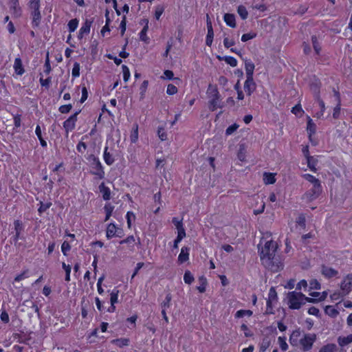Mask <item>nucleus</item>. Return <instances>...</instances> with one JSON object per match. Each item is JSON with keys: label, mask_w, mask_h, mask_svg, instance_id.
I'll return each mask as SVG.
<instances>
[{"label": "nucleus", "mask_w": 352, "mask_h": 352, "mask_svg": "<svg viewBox=\"0 0 352 352\" xmlns=\"http://www.w3.org/2000/svg\"><path fill=\"white\" fill-rule=\"evenodd\" d=\"M287 305L289 309H299L306 302H315L316 299L306 297L301 292H290L287 296Z\"/></svg>", "instance_id": "obj_1"}, {"label": "nucleus", "mask_w": 352, "mask_h": 352, "mask_svg": "<svg viewBox=\"0 0 352 352\" xmlns=\"http://www.w3.org/2000/svg\"><path fill=\"white\" fill-rule=\"evenodd\" d=\"M87 160L90 167V174L94 176L96 179H102L105 177V172L100 159L94 154H90Z\"/></svg>", "instance_id": "obj_2"}, {"label": "nucleus", "mask_w": 352, "mask_h": 352, "mask_svg": "<svg viewBox=\"0 0 352 352\" xmlns=\"http://www.w3.org/2000/svg\"><path fill=\"white\" fill-rule=\"evenodd\" d=\"M28 7L30 10V15L32 18V26L33 28H37L41 21L42 16L40 10V0H30Z\"/></svg>", "instance_id": "obj_3"}, {"label": "nucleus", "mask_w": 352, "mask_h": 352, "mask_svg": "<svg viewBox=\"0 0 352 352\" xmlns=\"http://www.w3.org/2000/svg\"><path fill=\"white\" fill-rule=\"evenodd\" d=\"M277 249V243L272 240L268 241L262 248L260 253L261 262L265 261V258H274Z\"/></svg>", "instance_id": "obj_4"}, {"label": "nucleus", "mask_w": 352, "mask_h": 352, "mask_svg": "<svg viewBox=\"0 0 352 352\" xmlns=\"http://www.w3.org/2000/svg\"><path fill=\"white\" fill-rule=\"evenodd\" d=\"M208 94L210 98V109L211 111L216 110L219 107V93L215 87L209 85L208 89Z\"/></svg>", "instance_id": "obj_5"}, {"label": "nucleus", "mask_w": 352, "mask_h": 352, "mask_svg": "<svg viewBox=\"0 0 352 352\" xmlns=\"http://www.w3.org/2000/svg\"><path fill=\"white\" fill-rule=\"evenodd\" d=\"M316 340V335L315 333H305L300 338L299 344L303 351H309L312 349L314 343Z\"/></svg>", "instance_id": "obj_6"}, {"label": "nucleus", "mask_w": 352, "mask_h": 352, "mask_svg": "<svg viewBox=\"0 0 352 352\" xmlns=\"http://www.w3.org/2000/svg\"><path fill=\"white\" fill-rule=\"evenodd\" d=\"M124 236V230L121 227H119L114 222L110 223L107 225L106 228V237L107 239H111L113 237L122 238Z\"/></svg>", "instance_id": "obj_7"}, {"label": "nucleus", "mask_w": 352, "mask_h": 352, "mask_svg": "<svg viewBox=\"0 0 352 352\" xmlns=\"http://www.w3.org/2000/svg\"><path fill=\"white\" fill-rule=\"evenodd\" d=\"M80 113V110L76 111L63 122V126L67 134L72 131L76 128L78 116Z\"/></svg>", "instance_id": "obj_8"}, {"label": "nucleus", "mask_w": 352, "mask_h": 352, "mask_svg": "<svg viewBox=\"0 0 352 352\" xmlns=\"http://www.w3.org/2000/svg\"><path fill=\"white\" fill-rule=\"evenodd\" d=\"M262 264L273 272H277L283 268L282 263L275 256L274 258H265Z\"/></svg>", "instance_id": "obj_9"}, {"label": "nucleus", "mask_w": 352, "mask_h": 352, "mask_svg": "<svg viewBox=\"0 0 352 352\" xmlns=\"http://www.w3.org/2000/svg\"><path fill=\"white\" fill-rule=\"evenodd\" d=\"M322 190V187L321 184L313 185V187L305 192L304 195V197L308 201H312L317 199L320 195L321 194Z\"/></svg>", "instance_id": "obj_10"}, {"label": "nucleus", "mask_w": 352, "mask_h": 352, "mask_svg": "<svg viewBox=\"0 0 352 352\" xmlns=\"http://www.w3.org/2000/svg\"><path fill=\"white\" fill-rule=\"evenodd\" d=\"M140 25H143V28L139 33V38L141 41L144 42L145 44H148L150 43V38L147 35L148 30V19H142L140 22Z\"/></svg>", "instance_id": "obj_11"}, {"label": "nucleus", "mask_w": 352, "mask_h": 352, "mask_svg": "<svg viewBox=\"0 0 352 352\" xmlns=\"http://www.w3.org/2000/svg\"><path fill=\"white\" fill-rule=\"evenodd\" d=\"M340 289L342 290V296H346L352 289V274H348L344 277L341 283Z\"/></svg>", "instance_id": "obj_12"}, {"label": "nucleus", "mask_w": 352, "mask_h": 352, "mask_svg": "<svg viewBox=\"0 0 352 352\" xmlns=\"http://www.w3.org/2000/svg\"><path fill=\"white\" fill-rule=\"evenodd\" d=\"M172 222L177 230V236H179V239L185 238L186 237V231L184 228L182 219H179L177 217H173L172 219Z\"/></svg>", "instance_id": "obj_13"}, {"label": "nucleus", "mask_w": 352, "mask_h": 352, "mask_svg": "<svg viewBox=\"0 0 352 352\" xmlns=\"http://www.w3.org/2000/svg\"><path fill=\"white\" fill-rule=\"evenodd\" d=\"M93 21L91 20H85L80 28L78 34V39H82L85 35L88 34L90 32L91 26Z\"/></svg>", "instance_id": "obj_14"}, {"label": "nucleus", "mask_w": 352, "mask_h": 352, "mask_svg": "<svg viewBox=\"0 0 352 352\" xmlns=\"http://www.w3.org/2000/svg\"><path fill=\"white\" fill-rule=\"evenodd\" d=\"M256 88V83L253 78L246 77L244 82V90L248 96H251Z\"/></svg>", "instance_id": "obj_15"}, {"label": "nucleus", "mask_w": 352, "mask_h": 352, "mask_svg": "<svg viewBox=\"0 0 352 352\" xmlns=\"http://www.w3.org/2000/svg\"><path fill=\"white\" fill-rule=\"evenodd\" d=\"M10 11L14 18H19L21 15V8L19 6V0H11Z\"/></svg>", "instance_id": "obj_16"}, {"label": "nucleus", "mask_w": 352, "mask_h": 352, "mask_svg": "<svg viewBox=\"0 0 352 352\" xmlns=\"http://www.w3.org/2000/svg\"><path fill=\"white\" fill-rule=\"evenodd\" d=\"M13 67L14 72L19 76H21L25 73V69L23 67L22 60L19 57L14 59Z\"/></svg>", "instance_id": "obj_17"}, {"label": "nucleus", "mask_w": 352, "mask_h": 352, "mask_svg": "<svg viewBox=\"0 0 352 352\" xmlns=\"http://www.w3.org/2000/svg\"><path fill=\"white\" fill-rule=\"evenodd\" d=\"M98 189L104 200L109 201L111 199V190L108 186H105L104 182L99 185Z\"/></svg>", "instance_id": "obj_18"}, {"label": "nucleus", "mask_w": 352, "mask_h": 352, "mask_svg": "<svg viewBox=\"0 0 352 352\" xmlns=\"http://www.w3.org/2000/svg\"><path fill=\"white\" fill-rule=\"evenodd\" d=\"M321 272L322 274L327 278L335 277L338 274L337 270L327 266H322Z\"/></svg>", "instance_id": "obj_19"}, {"label": "nucleus", "mask_w": 352, "mask_h": 352, "mask_svg": "<svg viewBox=\"0 0 352 352\" xmlns=\"http://www.w3.org/2000/svg\"><path fill=\"white\" fill-rule=\"evenodd\" d=\"M138 124L134 123L132 126V129L130 133L129 139L131 144H135L138 140Z\"/></svg>", "instance_id": "obj_20"}, {"label": "nucleus", "mask_w": 352, "mask_h": 352, "mask_svg": "<svg viewBox=\"0 0 352 352\" xmlns=\"http://www.w3.org/2000/svg\"><path fill=\"white\" fill-rule=\"evenodd\" d=\"M300 334L301 332L300 329H296L292 331L289 339V343L292 346H296L298 345V344L299 343V338L300 337Z\"/></svg>", "instance_id": "obj_21"}, {"label": "nucleus", "mask_w": 352, "mask_h": 352, "mask_svg": "<svg viewBox=\"0 0 352 352\" xmlns=\"http://www.w3.org/2000/svg\"><path fill=\"white\" fill-rule=\"evenodd\" d=\"M120 244H126L131 251L134 250L136 245L135 237L133 235L128 236L126 239L120 241Z\"/></svg>", "instance_id": "obj_22"}, {"label": "nucleus", "mask_w": 352, "mask_h": 352, "mask_svg": "<svg viewBox=\"0 0 352 352\" xmlns=\"http://www.w3.org/2000/svg\"><path fill=\"white\" fill-rule=\"evenodd\" d=\"M189 258V248L187 247H183L181 249L180 254L178 256V261L180 263H183L187 261Z\"/></svg>", "instance_id": "obj_23"}, {"label": "nucleus", "mask_w": 352, "mask_h": 352, "mask_svg": "<svg viewBox=\"0 0 352 352\" xmlns=\"http://www.w3.org/2000/svg\"><path fill=\"white\" fill-rule=\"evenodd\" d=\"M254 67V64L250 60H245L246 77L253 78Z\"/></svg>", "instance_id": "obj_24"}, {"label": "nucleus", "mask_w": 352, "mask_h": 352, "mask_svg": "<svg viewBox=\"0 0 352 352\" xmlns=\"http://www.w3.org/2000/svg\"><path fill=\"white\" fill-rule=\"evenodd\" d=\"M103 159H104V161L106 163V164H107L108 166L112 165L115 162V159L113 157L112 154H111L108 151L107 146L104 147V152H103Z\"/></svg>", "instance_id": "obj_25"}, {"label": "nucleus", "mask_w": 352, "mask_h": 352, "mask_svg": "<svg viewBox=\"0 0 352 352\" xmlns=\"http://www.w3.org/2000/svg\"><path fill=\"white\" fill-rule=\"evenodd\" d=\"M275 175L274 173L265 172L263 177L264 184L266 185L274 184L276 182Z\"/></svg>", "instance_id": "obj_26"}, {"label": "nucleus", "mask_w": 352, "mask_h": 352, "mask_svg": "<svg viewBox=\"0 0 352 352\" xmlns=\"http://www.w3.org/2000/svg\"><path fill=\"white\" fill-rule=\"evenodd\" d=\"M129 342V339L126 338H120L112 340V343L120 348L128 346Z\"/></svg>", "instance_id": "obj_27"}, {"label": "nucleus", "mask_w": 352, "mask_h": 352, "mask_svg": "<svg viewBox=\"0 0 352 352\" xmlns=\"http://www.w3.org/2000/svg\"><path fill=\"white\" fill-rule=\"evenodd\" d=\"M113 210H114V206L111 204L107 203L104 205V210L105 212V217L104 219V221H107L110 219V217H111V215L113 214Z\"/></svg>", "instance_id": "obj_28"}, {"label": "nucleus", "mask_w": 352, "mask_h": 352, "mask_svg": "<svg viewBox=\"0 0 352 352\" xmlns=\"http://www.w3.org/2000/svg\"><path fill=\"white\" fill-rule=\"evenodd\" d=\"M307 131L310 138L316 131V126L309 116L307 117Z\"/></svg>", "instance_id": "obj_29"}, {"label": "nucleus", "mask_w": 352, "mask_h": 352, "mask_svg": "<svg viewBox=\"0 0 352 352\" xmlns=\"http://www.w3.org/2000/svg\"><path fill=\"white\" fill-rule=\"evenodd\" d=\"M338 344L340 346H344L352 342V334L348 335L346 337L340 336L338 338Z\"/></svg>", "instance_id": "obj_30"}, {"label": "nucleus", "mask_w": 352, "mask_h": 352, "mask_svg": "<svg viewBox=\"0 0 352 352\" xmlns=\"http://www.w3.org/2000/svg\"><path fill=\"white\" fill-rule=\"evenodd\" d=\"M223 18L226 23L228 26L231 28H234L236 26L235 16L234 14L228 13L224 15Z\"/></svg>", "instance_id": "obj_31"}, {"label": "nucleus", "mask_w": 352, "mask_h": 352, "mask_svg": "<svg viewBox=\"0 0 352 352\" xmlns=\"http://www.w3.org/2000/svg\"><path fill=\"white\" fill-rule=\"evenodd\" d=\"M219 60H224L228 65H230L231 67H236L237 65V60L230 56H226L224 57L218 56Z\"/></svg>", "instance_id": "obj_32"}, {"label": "nucleus", "mask_w": 352, "mask_h": 352, "mask_svg": "<svg viewBox=\"0 0 352 352\" xmlns=\"http://www.w3.org/2000/svg\"><path fill=\"white\" fill-rule=\"evenodd\" d=\"M44 73L45 75H50L52 72V67L50 64V60L49 57V52H47L45 59V63H44Z\"/></svg>", "instance_id": "obj_33"}, {"label": "nucleus", "mask_w": 352, "mask_h": 352, "mask_svg": "<svg viewBox=\"0 0 352 352\" xmlns=\"http://www.w3.org/2000/svg\"><path fill=\"white\" fill-rule=\"evenodd\" d=\"M119 290L117 287H114L110 294V302L111 304H116L118 302Z\"/></svg>", "instance_id": "obj_34"}, {"label": "nucleus", "mask_w": 352, "mask_h": 352, "mask_svg": "<svg viewBox=\"0 0 352 352\" xmlns=\"http://www.w3.org/2000/svg\"><path fill=\"white\" fill-rule=\"evenodd\" d=\"M166 125V124L164 123V124H162V126H159L157 128V135H158L159 138L162 141H164L167 139V133L164 129Z\"/></svg>", "instance_id": "obj_35"}, {"label": "nucleus", "mask_w": 352, "mask_h": 352, "mask_svg": "<svg viewBox=\"0 0 352 352\" xmlns=\"http://www.w3.org/2000/svg\"><path fill=\"white\" fill-rule=\"evenodd\" d=\"M52 204L51 201H47L46 203H43V201H40L39 207L38 208V212L39 215H41L43 212H45L47 210H48Z\"/></svg>", "instance_id": "obj_36"}, {"label": "nucleus", "mask_w": 352, "mask_h": 352, "mask_svg": "<svg viewBox=\"0 0 352 352\" xmlns=\"http://www.w3.org/2000/svg\"><path fill=\"white\" fill-rule=\"evenodd\" d=\"M136 219L135 214L132 211H128L126 214V219L128 228L131 229L132 227V223L135 221Z\"/></svg>", "instance_id": "obj_37"}, {"label": "nucleus", "mask_w": 352, "mask_h": 352, "mask_svg": "<svg viewBox=\"0 0 352 352\" xmlns=\"http://www.w3.org/2000/svg\"><path fill=\"white\" fill-rule=\"evenodd\" d=\"M337 350V346L335 344H327L320 348L318 352H335Z\"/></svg>", "instance_id": "obj_38"}, {"label": "nucleus", "mask_w": 352, "mask_h": 352, "mask_svg": "<svg viewBox=\"0 0 352 352\" xmlns=\"http://www.w3.org/2000/svg\"><path fill=\"white\" fill-rule=\"evenodd\" d=\"M78 23L79 21L76 18L71 19L67 24L69 32H74L77 29Z\"/></svg>", "instance_id": "obj_39"}, {"label": "nucleus", "mask_w": 352, "mask_h": 352, "mask_svg": "<svg viewBox=\"0 0 352 352\" xmlns=\"http://www.w3.org/2000/svg\"><path fill=\"white\" fill-rule=\"evenodd\" d=\"M80 65L78 62H75L73 65V68L72 70V76L74 79L78 78L80 76Z\"/></svg>", "instance_id": "obj_40"}, {"label": "nucleus", "mask_w": 352, "mask_h": 352, "mask_svg": "<svg viewBox=\"0 0 352 352\" xmlns=\"http://www.w3.org/2000/svg\"><path fill=\"white\" fill-rule=\"evenodd\" d=\"M80 88H81L82 95H81V98L80 99V102L82 104L87 100L88 96H89V91H88V89L87 88V87L85 86V84L81 85Z\"/></svg>", "instance_id": "obj_41"}, {"label": "nucleus", "mask_w": 352, "mask_h": 352, "mask_svg": "<svg viewBox=\"0 0 352 352\" xmlns=\"http://www.w3.org/2000/svg\"><path fill=\"white\" fill-rule=\"evenodd\" d=\"M302 177L306 179L307 182H310L312 185L320 184H321L320 180L316 178L314 175L306 173L302 175Z\"/></svg>", "instance_id": "obj_42"}, {"label": "nucleus", "mask_w": 352, "mask_h": 352, "mask_svg": "<svg viewBox=\"0 0 352 352\" xmlns=\"http://www.w3.org/2000/svg\"><path fill=\"white\" fill-rule=\"evenodd\" d=\"M148 86V81L147 80H144L142 82V84L140 87V95L141 99H143L145 97V94L147 91Z\"/></svg>", "instance_id": "obj_43"}, {"label": "nucleus", "mask_w": 352, "mask_h": 352, "mask_svg": "<svg viewBox=\"0 0 352 352\" xmlns=\"http://www.w3.org/2000/svg\"><path fill=\"white\" fill-rule=\"evenodd\" d=\"M62 267L65 272V281L69 282L71 280L70 279V274H71V270H72L71 266L69 265L66 264L65 262H63Z\"/></svg>", "instance_id": "obj_44"}, {"label": "nucleus", "mask_w": 352, "mask_h": 352, "mask_svg": "<svg viewBox=\"0 0 352 352\" xmlns=\"http://www.w3.org/2000/svg\"><path fill=\"white\" fill-rule=\"evenodd\" d=\"M14 228L15 233L21 234L22 231L24 229L23 222L19 219L14 220Z\"/></svg>", "instance_id": "obj_45"}, {"label": "nucleus", "mask_w": 352, "mask_h": 352, "mask_svg": "<svg viewBox=\"0 0 352 352\" xmlns=\"http://www.w3.org/2000/svg\"><path fill=\"white\" fill-rule=\"evenodd\" d=\"M277 299H278V297H277V294H276L275 289L274 287H271L269 291V293H268V298H267V300H269V301H271V302H273L274 303H275L277 302Z\"/></svg>", "instance_id": "obj_46"}, {"label": "nucleus", "mask_w": 352, "mask_h": 352, "mask_svg": "<svg viewBox=\"0 0 352 352\" xmlns=\"http://www.w3.org/2000/svg\"><path fill=\"white\" fill-rule=\"evenodd\" d=\"M29 277V271L28 270H23L21 273L17 274L14 279V282H20L22 280H24L25 278H27Z\"/></svg>", "instance_id": "obj_47"}, {"label": "nucleus", "mask_w": 352, "mask_h": 352, "mask_svg": "<svg viewBox=\"0 0 352 352\" xmlns=\"http://www.w3.org/2000/svg\"><path fill=\"white\" fill-rule=\"evenodd\" d=\"M122 70L123 80L125 82H126L131 77V73H130L129 68L126 65H122Z\"/></svg>", "instance_id": "obj_48"}, {"label": "nucleus", "mask_w": 352, "mask_h": 352, "mask_svg": "<svg viewBox=\"0 0 352 352\" xmlns=\"http://www.w3.org/2000/svg\"><path fill=\"white\" fill-rule=\"evenodd\" d=\"M72 246L67 241H64L61 245V252L64 256H67L69 252L71 250Z\"/></svg>", "instance_id": "obj_49"}, {"label": "nucleus", "mask_w": 352, "mask_h": 352, "mask_svg": "<svg viewBox=\"0 0 352 352\" xmlns=\"http://www.w3.org/2000/svg\"><path fill=\"white\" fill-rule=\"evenodd\" d=\"M318 104H319V106L320 107V111L319 112H318L316 114V116L318 118H320L321 117L323 116V114L324 113V111L326 109L325 108V104H324V102H323L322 100H321L319 97L318 98Z\"/></svg>", "instance_id": "obj_50"}, {"label": "nucleus", "mask_w": 352, "mask_h": 352, "mask_svg": "<svg viewBox=\"0 0 352 352\" xmlns=\"http://www.w3.org/2000/svg\"><path fill=\"white\" fill-rule=\"evenodd\" d=\"M324 311L327 315L333 318L337 316L339 314L338 311L331 305L327 306Z\"/></svg>", "instance_id": "obj_51"}, {"label": "nucleus", "mask_w": 352, "mask_h": 352, "mask_svg": "<svg viewBox=\"0 0 352 352\" xmlns=\"http://www.w3.org/2000/svg\"><path fill=\"white\" fill-rule=\"evenodd\" d=\"M278 342L280 348L281 349L282 351H286L288 349V344L286 342V338L285 336L278 337Z\"/></svg>", "instance_id": "obj_52"}, {"label": "nucleus", "mask_w": 352, "mask_h": 352, "mask_svg": "<svg viewBox=\"0 0 352 352\" xmlns=\"http://www.w3.org/2000/svg\"><path fill=\"white\" fill-rule=\"evenodd\" d=\"M236 41L234 38H229L228 36H225L223 38V45L226 48H230V47L234 45Z\"/></svg>", "instance_id": "obj_53"}, {"label": "nucleus", "mask_w": 352, "mask_h": 352, "mask_svg": "<svg viewBox=\"0 0 352 352\" xmlns=\"http://www.w3.org/2000/svg\"><path fill=\"white\" fill-rule=\"evenodd\" d=\"M311 41L313 44V47L317 54H319L321 50L320 45L318 41L317 37L316 36H311Z\"/></svg>", "instance_id": "obj_54"}, {"label": "nucleus", "mask_w": 352, "mask_h": 352, "mask_svg": "<svg viewBox=\"0 0 352 352\" xmlns=\"http://www.w3.org/2000/svg\"><path fill=\"white\" fill-rule=\"evenodd\" d=\"M184 280L186 284H191L194 281V276L190 271H186L184 275Z\"/></svg>", "instance_id": "obj_55"}, {"label": "nucleus", "mask_w": 352, "mask_h": 352, "mask_svg": "<svg viewBox=\"0 0 352 352\" xmlns=\"http://www.w3.org/2000/svg\"><path fill=\"white\" fill-rule=\"evenodd\" d=\"M237 12L242 19H247L248 16V12L245 7H244L243 6H239L238 7Z\"/></svg>", "instance_id": "obj_56"}, {"label": "nucleus", "mask_w": 352, "mask_h": 352, "mask_svg": "<svg viewBox=\"0 0 352 352\" xmlns=\"http://www.w3.org/2000/svg\"><path fill=\"white\" fill-rule=\"evenodd\" d=\"M252 315V311L241 309L236 312L235 317L236 318H243L245 316H251Z\"/></svg>", "instance_id": "obj_57"}, {"label": "nucleus", "mask_w": 352, "mask_h": 352, "mask_svg": "<svg viewBox=\"0 0 352 352\" xmlns=\"http://www.w3.org/2000/svg\"><path fill=\"white\" fill-rule=\"evenodd\" d=\"M52 82V77L48 76L47 78L44 79L42 77L39 79V82L43 87H45L46 89H48L50 87V85Z\"/></svg>", "instance_id": "obj_58"}, {"label": "nucleus", "mask_w": 352, "mask_h": 352, "mask_svg": "<svg viewBox=\"0 0 352 352\" xmlns=\"http://www.w3.org/2000/svg\"><path fill=\"white\" fill-rule=\"evenodd\" d=\"M87 148V145L85 142L80 141L76 145V150L78 153L83 154Z\"/></svg>", "instance_id": "obj_59"}, {"label": "nucleus", "mask_w": 352, "mask_h": 352, "mask_svg": "<svg viewBox=\"0 0 352 352\" xmlns=\"http://www.w3.org/2000/svg\"><path fill=\"white\" fill-rule=\"evenodd\" d=\"M13 123L15 128H20L21 126V115L16 113L13 116Z\"/></svg>", "instance_id": "obj_60"}, {"label": "nucleus", "mask_w": 352, "mask_h": 352, "mask_svg": "<svg viewBox=\"0 0 352 352\" xmlns=\"http://www.w3.org/2000/svg\"><path fill=\"white\" fill-rule=\"evenodd\" d=\"M72 104H67L60 106L58 108V111L63 114H66L68 113L72 110Z\"/></svg>", "instance_id": "obj_61"}, {"label": "nucleus", "mask_w": 352, "mask_h": 352, "mask_svg": "<svg viewBox=\"0 0 352 352\" xmlns=\"http://www.w3.org/2000/svg\"><path fill=\"white\" fill-rule=\"evenodd\" d=\"M213 37H214L213 30H208V33H207V36H206V44L208 46H211V45L212 43V41H213Z\"/></svg>", "instance_id": "obj_62"}, {"label": "nucleus", "mask_w": 352, "mask_h": 352, "mask_svg": "<svg viewBox=\"0 0 352 352\" xmlns=\"http://www.w3.org/2000/svg\"><path fill=\"white\" fill-rule=\"evenodd\" d=\"M340 111H341V107H340V102L338 103L336 107H334L333 111V118L334 119H338L340 118Z\"/></svg>", "instance_id": "obj_63"}, {"label": "nucleus", "mask_w": 352, "mask_h": 352, "mask_svg": "<svg viewBox=\"0 0 352 352\" xmlns=\"http://www.w3.org/2000/svg\"><path fill=\"white\" fill-rule=\"evenodd\" d=\"M177 88L172 84H169L167 86L166 93L168 95H174L177 92Z\"/></svg>", "instance_id": "obj_64"}]
</instances>
